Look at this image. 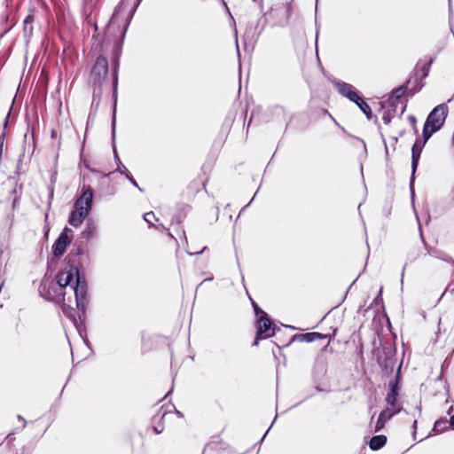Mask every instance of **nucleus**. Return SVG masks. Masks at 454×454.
<instances>
[{
  "label": "nucleus",
  "mask_w": 454,
  "mask_h": 454,
  "mask_svg": "<svg viewBox=\"0 0 454 454\" xmlns=\"http://www.w3.org/2000/svg\"><path fill=\"white\" fill-rule=\"evenodd\" d=\"M45 285H41L39 292L48 301L63 302L62 312L71 320L80 334L85 331L86 310L90 302L88 284L80 270L71 266L69 270L59 271L56 282L51 283L47 293Z\"/></svg>",
  "instance_id": "1"
},
{
  "label": "nucleus",
  "mask_w": 454,
  "mask_h": 454,
  "mask_svg": "<svg viewBox=\"0 0 454 454\" xmlns=\"http://www.w3.org/2000/svg\"><path fill=\"white\" fill-rule=\"evenodd\" d=\"M292 0H283L275 3L263 20L273 27H284L288 23L292 12Z\"/></svg>",
  "instance_id": "2"
},
{
  "label": "nucleus",
  "mask_w": 454,
  "mask_h": 454,
  "mask_svg": "<svg viewBox=\"0 0 454 454\" xmlns=\"http://www.w3.org/2000/svg\"><path fill=\"white\" fill-rule=\"evenodd\" d=\"M448 114V107L442 104L437 106L429 114L423 129V137L427 141L429 137L443 125Z\"/></svg>",
  "instance_id": "3"
},
{
  "label": "nucleus",
  "mask_w": 454,
  "mask_h": 454,
  "mask_svg": "<svg viewBox=\"0 0 454 454\" xmlns=\"http://www.w3.org/2000/svg\"><path fill=\"white\" fill-rule=\"evenodd\" d=\"M255 328L256 335L253 346H258L260 340L269 339L279 331V327L271 322L268 314L256 318Z\"/></svg>",
  "instance_id": "4"
},
{
  "label": "nucleus",
  "mask_w": 454,
  "mask_h": 454,
  "mask_svg": "<svg viewBox=\"0 0 454 454\" xmlns=\"http://www.w3.org/2000/svg\"><path fill=\"white\" fill-rule=\"evenodd\" d=\"M108 73V62L103 56H98L92 67L90 74V82L93 87L101 88L103 81Z\"/></svg>",
  "instance_id": "5"
},
{
  "label": "nucleus",
  "mask_w": 454,
  "mask_h": 454,
  "mask_svg": "<svg viewBox=\"0 0 454 454\" xmlns=\"http://www.w3.org/2000/svg\"><path fill=\"white\" fill-rule=\"evenodd\" d=\"M73 239V231L65 227L52 246L53 255L59 258L64 254Z\"/></svg>",
  "instance_id": "6"
},
{
  "label": "nucleus",
  "mask_w": 454,
  "mask_h": 454,
  "mask_svg": "<svg viewBox=\"0 0 454 454\" xmlns=\"http://www.w3.org/2000/svg\"><path fill=\"white\" fill-rule=\"evenodd\" d=\"M93 189L90 185H83L82 194L74 202V208L83 211L90 212L93 204Z\"/></svg>",
  "instance_id": "7"
},
{
  "label": "nucleus",
  "mask_w": 454,
  "mask_h": 454,
  "mask_svg": "<svg viewBox=\"0 0 454 454\" xmlns=\"http://www.w3.org/2000/svg\"><path fill=\"white\" fill-rule=\"evenodd\" d=\"M93 189L90 185H83L82 194L74 202V208L83 211L90 212L93 204Z\"/></svg>",
  "instance_id": "8"
},
{
  "label": "nucleus",
  "mask_w": 454,
  "mask_h": 454,
  "mask_svg": "<svg viewBox=\"0 0 454 454\" xmlns=\"http://www.w3.org/2000/svg\"><path fill=\"white\" fill-rule=\"evenodd\" d=\"M265 20L263 18L259 19L255 23H250L244 34L245 44H254L259 38L264 29Z\"/></svg>",
  "instance_id": "9"
},
{
  "label": "nucleus",
  "mask_w": 454,
  "mask_h": 454,
  "mask_svg": "<svg viewBox=\"0 0 454 454\" xmlns=\"http://www.w3.org/2000/svg\"><path fill=\"white\" fill-rule=\"evenodd\" d=\"M294 48L298 57L301 59L302 62H305L306 53L309 47L308 41L304 35L303 32H299L297 36L294 38Z\"/></svg>",
  "instance_id": "10"
},
{
  "label": "nucleus",
  "mask_w": 454,
  "mask_h": 454,
  "mask_svg": "<svg viewBox=\"0 0 454 454\" xmlns=\"http://www.w3.org/2000/svg\"><path fill=\"white\" fill-rule=\"evenodd\" d=\"M80 256H85L86 258H88V252L85 250L84 247L82 244L76 246L68 254L67 266L62 271L69 270L71 266H74L79 270V266L82 265V262L79 261L78 265H75V261L74 259H73V257Z\"/></svg>",
  "instance_id": "11"
},
{
  "label": "nucleus",
  "mask_w": 454,
  "mask_h": 454,
  "mask_svg": "<svg viewBox=\"0 0 454 454\" xmlns=\"http://www.w3.org/2000/svg\"><path fill=\"white\" fill-rule=\"evenodd\" d=\"M114 153L117 164V171L121 175H123L134 187L137 188L141 192H143L144 190L138 185L137 182L134 179L128 168L121 163L115 148H114Z\"/></svg>",
  "instance_id": "12"
},
{
  "label": "nucleus",
  "mask_w": 454,
  "mask_h": 454,
  "mask_svg": "<svg viewBox=\"0 0 454 454\" xmlns=\"http://www.w3.org/2000/svg\"><path fill=\"white\" fill-rule=\"evenodd\" d=\"M401 410V407H396L395 410H391L390 407H386L384 411L379 416L378 421L376 423L375 430L380 431L384 427L386 422L392 418L394 414L398 412Z\"/></svg>",
  "instance_id": "13"
},
{
  "label": "nucleus",
  "mask_w": 454,
  "mask_h": 454,
  "mask_svg": "<svg viewBox=\"0 0 454 454\" xmlns=\"http://www.w3.org/2000/svg\"><path fill=\"white\" fill-rule=\"evenodd\" d=\"M89 214L87 210L81 211L74 208L69 215L68 223L74 227H78L82 223Z\"/></svg>",
  "instance_id": "14"
},
{
  "label": "nucleus",
  "mask_w": 454,
  "mask_h": 454,
  "mask_svg": "<svg viewBox=\"0 0 454 454\" xmlns=\"http://www.w3.org/2000/svg\"><path fill=\"white\" fill-rule=\"evenodd\" d=\"M339 91L348 98H349L351 101L355 103H358L359 100H361V98L357 95V93L354 90L353 87L349 84H340L339 85Z\"/></svg>",
  "instance_id": "15"
},
{
  "label": "nucleus",
  "mask_w": 454,
  "mask_h": 454,
  "mask_svg": "<svg viewBox=\"0 0 454 454\" xmlns=\"http://www.w3.org/2000/svg\"><path fill=\"white\" fill-rule=\"evenodd\" d=\"M98 226L93 219H89L86 223V226L82 231V237L87 239H92L97 236Z\"/></svg>",
  "instance_id": "16"
},
{
  "label": "nucleus",
  "mask_w": 454,
  "mask_h": 454,
  "mask_svg": "<svg viewBox=\"0 0 454 454\" xmlns=\"http://www.w3.org/2000/svg\"><path fill=\"white\" fill-rule=\"evenodd\" d=\"M143 0H136L132 9L130 10L129 12V14L126 20V22L123 26V27L121 28V42L123 41L124 37H125V35H126V32L128 30V27H129V25L130 24L131 22V20L137 11V9L138 8L139 4H141Z\"/></svg>",
  "instance_id": "17"
},
{
  "label": "nucleus",
  "mask_w": 454,
  "mask_h": 454,
  "mask_svg": "<svg viewBox=\"0 0 454 454\" xmlns=\"http://www.w3.org/2000/svg\"><path fill=\"white\" fill-rule=\"evenodd\" d=\"M35 20L34 14H28L23 21V33L26 38H30L33 34V22Z\"/></svg>",
  "instance_id": "18"
},
{
  "label": "nucleus",
  "mask_w": 454,
  "mask_h": 454,
  "mask_svg": "<svg viewBox=\"0 0 454 454\" xmlns=\"http://www.w3.org/2000/svg\"><path fill=\"white\" fill-rule=\"evenodd\" d=\"M172 410L175 411V413H176L179 418H183V417H184V414H183L180 411L176 410V408L173 404H171V405H168V406H166V407H165V406H161V407L160 408L159 412H158V413L153 417V420H155V419H156V418H157L158 416H160V419H164V417H165L168 413H169V412H171V411H172Z\"/></svg>",
  "instance_id": "19"
},
{
  "label": "nucleus",
  "mask_w": 454,
  "mask_h": 454,
  "mask_svg": "<svg viewBox=\"0 0 454 454\" xmlns=\"http://www.w3.org/2000/svg\"><path fill=\"white\" fill-rule=\"evenodd\" d=\"M397 390L395 387H391L390 393L387 396V407H390L391 410H395L396 407H400V405L397 403Z\"/></svg>",
  "instance_id": "20"
},
{
  "label": "nucleus",
  "mask_w": 454,
  "mask_h": 454,
  "mask_svg": "<svg viewBox=\"0 0 454 454\" xmlns=\"http://www.w3.org/2000/svg\"><path fill=\"white\" fill-rule=\"evenodd\" d=\"M387 442V437L385 435L373 436L369 443L372 450H377L382 448Z\"/></svg>",
  "instance_id": "21"
},
{
  "label": "nucleus",
  "mask_w": 454,
  "mask_h": 454,
  "mask_svg": "<svg viewBox=\"0 0 454 454\" xmlns=\"http://www.w3.org/2000/svg\"><path fill=\"white\" fill-rule=\"evenodd\" d=\"M119 59L115 57L113 60V90L114 97L117 96Z\"/></svg>",
  "instance_id": "22"
},
{
  "label": "nucleus",
  "mask_w": 454,
  "mask_h": 454,
  "mask_svg": "<svg viewBox=\"0 0 454 454\" xmlns=\"http://www.w3.org/2000/svg\"><path fill=\"white\" fill-rule=\"evenodd\" d=\"M294 341H300V342H302V341H306V342H312V333H298V334H294L291 340H289V342H287L286 344L283 345V347H286V346H289L292 342H294Z\"/></svg>",
  "instance_id": "23"
},
{
  "label": "nucleus",
  "mask_w": 454,
  "mask_h": 454,
  "mask_svg": "<svg viewBox=\"0 0 454 454\" xmlns=\"http://www.w3.org/2000/svg\"><path fill=\"white\" fill-rule=\"evenodd\" d=\"M93 98L91 102V106L98 108L100 104L101 99V88L98 89V87H93Z\"/></svg>",
  "instance_id": "24"
},
{
  "label": "nucleus",
  "mask_w": 454,
  "mask_h": 454,
  "mask_svg": "<svg viewBox=\"0 0 454 454\" xmlns=\"http://www.w3.org/2000/svg\"><path fill=\"white\" fill-rule=\"evenodd\" d=\"M356 105L359 106V108L364 112V114H366V116L368 118L371 117V114H372V110H371V107L368 106V104H366L362 98L361 100L358 101V103H356Z\"/></svg>",
  "instance_id": "25"
},
{
  "label": "nucleus",
  "mask_w": 454,
  "mask_h": 454,
  "mask_svg": "<svg viewBox=\"0 0 454 454\" xmlns=\"http://www.w3.org/2000/svg\"><path fill=\"white\" fill-rule=\"evenodd\" d=\"M250 301H251V304H252V307L254 309V315L257 317H260V316H262V315H266L267 313L262 310L259 305L251 298L249 297Z\"/></svg>",
  "instance_id": "26"
},
{
  "label": "nucleus",
  "mask_w": 454,
  "mask_h": 454,
  "mask_svg": "<svg viewBox=\"0 0 454 454\" xmlns=\"http://www.w3.org/2000/svg\"><path fill=\"white\" fill-rule=\"evenodd\" d=\"M144 220L150 225L153 226V221H157L158 219L155 217L153 212H147L144 215Z\"/></svg>",
  "instance_id": "27"
},
{
  "label": "nucleus",
  "mask_w": 454,
  "mask_h": 454,
  "mask_svg": "<svg viewBox=\"0 0 454 454\" xmlns=\"http://www.w3.org/2000/svg\"><path fill=\"white\" fill-rule=\"evenodd\" d=\"M157 419L159 421L156 425H153V429L156 434H160L164 430V425L161 423L162 419H160V416H158L155 420L153 419V421L155 423Z\"/></svg>",
  "instance_id": "28"
},
{
  "label": "nucleus",
  "mask_w": 454,
  "mask_h": 454,
  "mask_svg": "<svg viewBox=\"0 0 454 454\" xmlns=\"http://www.w3.org/2000/svg\"><path fill=\"white\" fill-rule=\"evenodd\" d=\"M122 4H123V0H121V4L118 6L115 7L114 12L113 13V15H112V17H111V19H110V20H109V22L107 24L108 28H110L114 25V20H115V19L117 17V14H118L120 9L121 8Z\"/></svg>",
  "instance_id": "29"
},
{
  "label": "nucleus",
  "mask_w": 454,
  "mask_h": 454,
  "mask_svg": "<svg viewBox=\"0 0 454 454\" xmlns=\"http://www.w3.org/2000/svg\"><path fill=\"white\" fill-rule=\"evenodd\" d=\"M313 336H314V340H316L317 338L318 339H322L323 338V336L320 333H314ZM324 339L326 340V345L329 344L330 338H328V335L324 336Z\"/></svg>",
  "instance_id": "30"
},
{
  "label": "nucleus",
  "mask_w": 454,
  "mask_h": 454,
  "mask_svg": "<svg viewBox=\"0 0 454 454\" xmlns=\"http://www.w3.org/2000/svg\"><path fill=\"white\" fill-rule=\"evenodd\" d=\"M417 164H418V157H416L415 153H413V155H412V169H413V172L415 171V169L417 168Z\"/></svg>",
  "instance_id": "31"
},
{
  "label": "nucleus",
  "mask_w": 454,
  "mask_h": 454,
  "mask_svg": "<svg viewBox=\"0 0 454 454\" xmlns=\"http://www.w3.org/2000/svg\"><path fill=\"white\" fill-rule=\"evenodd\" d=\"M206 249H207V247H204L200 251H197V252H191V251L187 250V254H190V255H193V254H202Z\"/></svg>",
  "instance_id": "32"
},
{
  "label": "nucleus",
  "mask_w": 454,
  "mask_h": 454,
  "mask_svg": "<svg viewBox=\"0 0 454 454\" xmlns=\"http://www.w3.org/2000/svg\"><path fill=\"white\" fill-rule=\"evenodd\" d=\"M5 132H3L1 135H0V148L3 149V146H4V140H5Z\"/></svg>",
  "instance_id": "33"
},
{
  "label": "nucleus",
  "mask_w": 454,
  "mask_h": 454,
  "mask_svg": "<svg viewBox=\"0 0 454 454\" xmlns=\"http://www.w3.org/2000/svg\"><path fill=\"white\" fill-rule=\"evenodd\" d=\"M112 129H113V133L114 134V130H115V111L114 112V116H113V120H112Z\"/></svg>",
  "instance_id": "34"
},
{
  "label": "nucleus",
  "mask_w": 454,
  "mask_h": 454,
  "mask_svg": "<svg viewBox=\"0 0 454 454\" xmlns=\"http://www.w3.org/2000/svg\"><path fill=\"white\" fill-rule=\"evenodd\" d=\"M18 419L23 422L22 428H25L27 425L26 419L21 415H18Z\"/></svg>",
  "instance_id": "35"
},
{
  "label": "nucleus",
  "mask_w": 454,
  "mask_h": 454,
  "mask_svg": "<svg viewBox=\"0 0 454 454\" xmlns=\"http://www.w3.org/2000/svg\"><path fill=\"white\" fill-rule=\"evenodd\" d=\"M13 434H14V432H12V433L8 434V435L6 436L5 440L8 441V444H10L12 442V441L13 440V438L12 437Z\"/></svg>",
  "instance_id": "36"
},
{
  "label": "nucleus",
  "mask_w": 454,
  "mask_h": 454,
  "mask_svg": "<svg viewBox=\"0 0 454 454\" xmlns=\"http://www.w3.org/2000/svg\"><path fill=\"white\" fill-rule=\"evenodd\" d=\"M221 1H222L223 4L225 6V9H226L227 12L229 13V15L231 16V20L234 21V19H233V17L231 16V12H230V10H229V8H228V6H227V4H226V3H225L223 0H221Z\"/></svg>",
  "instance_id": "37"
},
{
  "label": "nucleus",
  "mask_w": 454,
  "mask_h": 454,
  "mask_svg": "<svg viewBox=\"0 0 454 454\" xmlns=\"http://www.w3.org/2000/svg\"><path fill=\"white\" fill-rule=\"evenodd\" d=\"M9 117H10V113L7 114V116L5 117V120H4V128L6 129L7 126H8V121H9Z\"/></svg>",
  "instance_id": "38"
},
{
  "label": "nucleus",
  "mask_w": 454,
  "mask_h": 454,
  "mask_svg": "<svg viewBox=\"0 0 454 454\" xmlns=\"http://www.w3.org/2000/svg\"><path fill=\"white\" fill-rule=\"evenodd\" d=\"M404 92L403 89V88H399L395 90V94L397 97H399L401 94H403Z\"/></svg>",
  "instance_id": "39"
},
{
  "label": "nucleus",
  "mask_w": 454,
  "mask_h": 454,
  "mask_svg": "<svg viewBox=\"0 0 454 454\" xmlns=\"http://www.w3.org/2000/svg\"><path fill=\"white\" fill-rule=\"evenodd\" d=\"M235 35H237V31H235ZM236 46H237V52H238V55L239 57L240 53H239V49L238 38L237 37H236Z\"/></svg>",
  "instance_id": "40"
},
{
  "label": "nucleus",
  "mask_w": 454,
  "mask_h": 454,
  "mask_svg": "<svg viewBox=\"0 0 454 454\" xmlns=\"http://www.w3.org/2000/svg\"><path fill=\"white\" fill-rule=\"evenodd\" d=\"M302 73H303V75L305 77V79L307 80V82H309V78L307 77V74H306V70H305V67H302Z\"/></svg>",
  "instance_id": "41"
},
{
  "label": "nucleus",
  "mask_w": 454,
  "mask_h": 454,
  "mask_svg": "<svg viewBox=\"0 0 454 454\" xmlns=\"http://www.w3.org/2000/svg\"><path fill=\"white\" fill-rule=\"evenodd\" d=\"M450 423L452 428L454 429V415L450 418Z\"/></svg>",
  "instance_id": "42"
},
{
  "label": "nucleus",
  "mask_w": 454,
  "mask_h": 454,
  "mask_svg": "<svg viewBox=\"0 0 454 454\" xmlns=\"http://www.w3.org/2000/svg\"><path fill=\"white\" fill-rule=\"evenodd\" d=\"M49 197H50V199H52V197H53V187H51V188H50V194H49Z\"/></svg>",
  "instance_id": "43"
},
{
  "label": "nucleus",
  "mask_w": 454,
  "mask_h": 454,
  "mask_svg": "<svg viewBox=\"0 0 454 454\" xmlns=\"http://www.w3.org/2000/svg\"><path fill=\"white\" fill-rule=\"evenodd\" d=\"M183 239H184V241L185 242V244H187V243H188V241H187V238H186V235H185V231H183Z\"/></svg>",
  "instance_id": "44"
},
{
  "label": "nucleus",
  "mask_w": 454,
  "mask_h": 454,
  "mask_svg": "<svg viewBox=\"0 0 454 454\" xmlns=\"http://www.w3.org/2000/svg\"><path fill=\"white\" fill-rule=\"evenodd\" d=\"M18 200H19V198L18 197H15L14 200H13V207H16V204L18 203Z\"/></svg>",
  "instance_id": "45"
},
{
  "label": "nucleus",
  "mask_w": 454,
  "mask_h": 454,
  "mask_svg": "<svg viewBox=\"0 0 454 454\" xmlns=\"http://www.w3.org/2000/svg\"><path fill=\"white\" fill-rule=\"evenodd\" d=\"M111 174H112V172L107 173V174H104V175H102V177H104V178H107V177H109V176H110Z\"/></svg>",
  "instance_id": "46"
},
{
  "label": "nucleus",
  "mask_w": 454,
  "mask_h": 454,
  "mask_svg": "<svg viewBox=\"0 0 454 454\" xmlns=\"http://www.w3.org/2000/svg\"><path fill=\"white\" fill-rule=\"evenodd\" d=\"M83 2H84V4H89L91 2V0H83Z\"/></svg>",
  "instance_id": "47"
},
{
  "label": "nucleus",
  "mask_w": 454,
  "mask_h": 454,
  "mask_svg": "<svg viewBox=\"0 0 454 454\" xmlns=\"http://www.w3.org/2000/svg\"><path fill=\"white\" fill-rule=\"evenodd\" d=\"M285 327L291 328V329H295L294 326H291V325H285Z\"/></svg>",
  "instance_id": "48"
},
{
  "label": "nucleus",
  "mask_w": 454,
  "mask_h": 454,
  "mask_svg": "<svg viewBox=\"0 0 454 454\" xmlns=\"http://www.w3.org/2000/svg\"><path fill=\"white\" fill-rule=\"evenodd\" d=\"M160 227L163 228V225H162V224H160V225H159V226H156V229H160Z\"/></svg>",
  "instance_id": "49"
},
{
  "label": "nucleus",
  "mask_w": 454,
  "mask_h": 454,
  "mask_svg": "<svg viewBox=\"0 0 454 454\" xmlns=\"http://www.w3.org/2000/svg\"><path fill=\"white\" fill-rule=\"evenodd\" d=\"M171 391H172V389H171L170 391H168V394L166 395V396H165V397H167L168 395H170Z\"/></svg>",
  "instance_id": "50"
},
{
  "label": "nucleus",
  "mask_w": 454,
  "mask_h": 454,
  "mask_svg": "<svg viewBox=\"0 0 454 454\" xmlns=\"http://www.w3.org/2000/svg\"><path fill=\"white\" fill-rule=\"evenodd\" d=\"M212 279H213V278H209L205 279L204 281L212 280Z\"/></svg>",
  "instance_id": "51"
},
{
  "label": "nucleus",
  "mask_w": 454,
  "mask_h": 454,
  "mask_svg": "<svg viewBox=\"0 0 454 454\" xmlns=\"http://www.w3.org/2000/svg\"><path fill=\"white\" fill-rule=\"evenodd\" d=\"M94 27H95V30H97V29H98V26H97V24H94Z\"/></svg>",
  "instance_id": "52"
},
{
  "label": "nucleus",
  "mask_w": 454,
  "mask_h": 454,
  "mask_svg": "<svg viewBox=\"0 0 454 454\" xmlns=\"http://www.w3.org/2000/svg\"><path fill=\"white\" fill-rule=\"evenodd\" d=\"M241 280L244 283V281H245L244 276L241 277Z\"/></svg>",
  "instance_id": "53"
},
{
  "label": "nucleus",
  "mask_w": 454,
  "mask_h": 454,
  "mask_svg": "<svg viewBox=\"0 0 454 454\" xmlns=\"http://www.w3.org/2000/svg\"><path fill=\"white\" fill-rule=\"evenodd\" d=\"M254 200V198H253L251 200H249V203L247 205V207L250 203H252V200Z\"/></svg>",
  "instance_id": "54"
},
{
  "label": "nucleus",
  "mask_w": 454,
  "mask_h": 454,
  "mask_svg": "<svg viewBox=\"0 0 454 454\" xmlns=\"http://www.w3.org/2000/svg\"><path fill=\"white\" fill-rule=\"evenodd\" d=\"M217 214L219 213V207H216Z\"/></svg>",
  "instance_id": "55"
},
{
  "label": "nucleus",
  "mask_w": 454,
  "mask_h": 454,
  "mask_svg": "<svg viewBox=\"0 0 454 454\" xmlns=\"http://www.w3.org/2000/svg\"><path fill=\"white\" fill-rule=\"evenodd\" d=\"M254 2H256V0H253Z\"/></svg>",
  "instance_id": "56"
}]
</instances>
